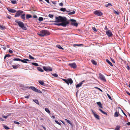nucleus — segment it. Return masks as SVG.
Segmentation results:
<instances>
[{
	"instance_id": "obj_57",
	"label": "nucleus",
	"mask_w": 130,
	"mask_h": 130,
	"mask_svg": "<svg viewBox=\"0 0 130 130\" xmlns=\"http://www.w3.org/2000/svg\"><path fill=\"white\" fill-rule=\"evenodd\" d=\"M111 61L113 63H115V61L113 59H112L111 58Z\"/></svg>"
},
{
	"instance_id": "obj_60",
	"label": "nucleus",
	"mask_w": 130,
	"mask_h": 130,
	"mask_svg": "<svg viewBox=\"0 0 130 130\" xmlns=\"http://www.w3.org/2000/svg\"><path fill=\"white\" fill-rule=\"evenodd\" d=\"M126 93L128 95L130 96V93L127 91H126Z\"/></svg>"
},
{
	"instance_id": "obj_19",
	"label": "nucleus",
	"mask_w": 130,
	"mask_h": 130,
	"mask_svg": "<svg viewBox=\"0 0 130 130\" xmlns=\"http://www.w3.org/2000/svg\"><path fill=\"white\" fill-rule=\"evenodd\" d=\"M25 14H23L21 15V18L23 20H25Z\"/></svg>"
},
{
	"instance_id": "obj_34",
	"label": "nucleus",
	"mask_w": 130,
	"mask_h": 130,
	"mask_svg": "<svg viewBox=\"0 0 130 130\" xmlns=\"http://www.w3.org/2000/svg\"><path fill=\"white\" fill-rule=\"evenodd\" d=\"M52 75L56 77H58V74L56 73H54L53 74H52Z\"/></svg>"
},
{
	"instance_id": "obj_31",
	"label": "nucleus",
	"mask_w": 130,
	"mask_h": 130,
	"mask_svg": "<svg viewBox=\"0 0 130 130\" xmlns=\"http://www.w3.org/2000/svg\"><path fill=\"white\" fill-rule=\"evenodd\" d=\"M118 113L117 112V111H116V112L114 114V116L115 117H118L119 115H118Z\"/></svg>"
},
{
	"instance_id": "obj_6",
	"label": "nucleus",
	"mask_w": 130,
	"mask_h": 130,
	"mask_svg": "<svg viewBox=\"0 0 130 130\" xmlns=\"http://www.w3.org/2000/svg\"><path fill=\"white\" fill-rule=\"evenodd\" d=\"M70 21L72 22L71 23V25L76 27L77 26L78 24L77 23H76V21L75 20L71 19L70 20Z\"/></svg>"
},
{
	"instance_id": "obj_4",
	"label": "nucleus",
	"mask_w": 130,
	"mask_h": 130,
	"mask_svg": "<svg viewBox=\"0 0 130 130\" xmlns=\"http://www.w3.org/2000/svg\"><path fill=\"white\" fill-rule=\"evenodd\" d=\"M69 24V22H67L65 23L63 22L62 23H54V24L57 25L58 26H62L63 27H65L68 24Z\"/></svg>"
},
{
	"instance_id": "obj_61",
	"label": "nucleus",
	"mask_w": 130,
	"mask_h": 130,
	"mask_svg": "<svg viewBox=\"0 0 130 130\" xmlns=\"http://www.w3.org/2000/svg\"><path fill=\"white\" fill-rule=\"evenodd\" d=\"M29 96H26L25 97V98H27V99H28L29 98Z\"/></svg>"
},
{
	"instance_id": "obj_53",
	"label": "nucleus",
	"mask_w": 130,
	"mask_h": 130,
	"mask_svg": "<svg viewBox=\"0 0 130 130\" xmlns=\"http://www.w3.org/2000/svg\"><path fill=\"white\" fill-rule=\"evenodd\" d=\"M101 112L103 113V114H104L106 115H107V113L106 112H105L104 111H103V110Z\"/></svg>"
},
{
	"instance_id": "obj_36",
	"label": "nucleus",
	"mask_w": 130,
	"mask_h": 130,
	"mask_svg": "<svg viewBox=\"0 0 130 130\" xmlns=\"http://www.w3.org/2000/svg\"><path fill=\"white\" fill-rule=\"evenodd\" d=\"M32 64L36 66H38L39 65L38 63H36L33 62L32 63Z\"/></svg>"
},
{
	"instance_id": "obj_49",
	"label": "nucleus",
	"mask_w": 130,
	"mask_h": 130,
	"mask_svg": "<svg viewBox=\"0 0 130 130\" xmlns=\"http://www.w3.org/2000/svg\"><path fill=\"white\" fill-rule=\"evenodd\" d=\"M55 122H56V123L58 124V125H60V123L58 121H57V120H55Z\"/></svg>"
},
{
	"instance_id": "obj_20",
	"label": "nucleus",
	"mask_w": 130,
	"mask_h": 130,
	"mask_svg": "<svg viewBox=\"0 0 130 130\" xmlns=\"http://www.w3.org/2000/svg\"><path fill=\"white\" fill-rule=\"evenodd\" d=\"M91 62L93 64L95 65H96L97 64L96 62L94 60H91Z\"/></svg>"
},
{
	"instance_id": "obj_56",
	"label": "nucleus",
	"mask_w": 130,
	"mask_h": 130,
	"mask_svg": "<svg viewBox=\"0 0 130 130\" xmlns=\"http://www.w3.org/2000/svg\"><path fill=\"white\" fill-rule=\"evenodd\" d=\"M9 52L10 53H13L12 51L10 50H9Z\"/></svg>"
},
{
	"instance_id": "obj_13",
	"label": "nucleus",
	"mask_w": 130,
	"mask_h": 130,
	"mask_svg": "<svg viewBox=\"0 0 130 130\" xmlns=\"http://www.w3.org/2000/svg\"><path fill=\"white\" fill-rule=\"evenodd\" d=\"M7 9L9 12L12 13H14L17 12L14 9H12L10 8H7Z\"/></svg>"
},
{
	"instance_id": "obj_16",
	"label": "nucleus",
	"mask_w": 130,
	"mask_h": 130,
	"mask_svg": "<svg viewBox=\"0 0 130 130\" xmlns=\"http://www.w3.org/2000/svg\"><path fill=\"white\" fill-rule=\"evenodd\" d=\"M106 34L109 37H110L112 36V34L111 32H110V31L108 30V31H107L106 32Z\"/></svg>"
},
{
	"instance_id": "obj_64",
	"label": "nucleus",
	"mask_w": 130,
	"mask_h": 130,
	"mask_svg": "<svg viewBox=\"0 0 130 130\" xmlns=\"http://www.w3.org/2000/svg\"><path fill=\"white\" fill-rule=\"evenodd\" d=\"M127 124L128 125H130V122H129L127 123Z\"/></svg>"
},
{
	"instance_id": "obj_30",
	"label": "nucleus",
	"mask_w": 130,
	"mask_h": 130,
	"mask_svg": "<svg viewBox=\"0 0 130 130\" xmlns=\"http://www.w3.org/2000/svg\"><path fill=\"white\" fill-rule=\"evenodd\" d=\"M45 110L46 112H47L48 113H50V111L48 108H45Z\"/></svg>"
},
{
	"instance_id": "obj_3",
	"label": "nucleus",
	"mask_w": 130,
	"mask_h": 130,
	"mask_svg": "<svg viewBox=\"0 0 130 130\" xmlns=\"http://www.w3.org/2000/svg\"><path fill=\"white\" fill-rule=\"evenodd\" d=\"M15 22L17 23L19 26L23 29L24 30H26L27 29L26 27L24 26V24L22 22L18 20H15Z\"/></svg>"
},
{
	"instance_id": "obj_45",
	"label": "nucleus",
	"mask_w": 130,
	"mask_h": 130,
	"mask_svg": "<svg viewBox=\"0 0 130 130\" xmlns=\"http://www.w3.org/2000/svg\"><path fill=\"white\" fill-rule=\"evenodd\" d=\"M107 94L108 97L109 98V99L110 100H112L111 98V96H110L108 93H107Z\"/></svg>"
},
{
	"instance_id": "obj_1",
	"label": "nucleus",
	"mask_w": 130,
	"mask_h": 130,
	"mask_svg": "<svg viewBox=\"0 0 130 130\" xmlns=\"http://www.w3.org/2000/svg\"><path fill=\"white\" fill-rule=\"evenodd\" d=\"M56 21L53 22L59 23L61 22V23L63 22L64 23L69 22L68 21V20L65 17H62L60 16H59L58 17H55Z\"/></svg>"
},
{
	"instance_id": "obj_5",
	"label": "nucleus",
	"mask_w": 130,
	"mask_h": 130,
	"mask_svg": "<svg viewBox=\"0 0 130 130\" xmlns=\"http://www.w3.org/2000/svg\"><path fill=\"white\" fill-rule=\"evenodd\" d=\"M62 80L64 81L68 85H69V83L70 84H72L73 82V81L72 79L71 78H68L67 79H63Z\"/></svg>"
},
{
	"instance_id": "obj_27",
	"label": "nucleus",
	"mask_w": 130,
	"mask_h": 130,
	"mask_svg": "<svg viewBox=\"0 0 130 130\" xmlns=\"http://www.w3.org/2000/svg\"><path fill=\"white\" fill-rule=\"evenodd\" d=\"M11 3L13 4H15L17 3L16 0H12L11 1Z\"/></svg>"
},
{
	"instance_id": "obj_26",
	"label": "nucleus",
	"mask_w": 130,
	"mask_h": 130,
	"mask_svg": "<svg viewBox=\"0 0 130 130\" xmlns=\"http://www.w3.org/2000/svg\"><path fill=\"white\" fill-rule=\"evenodd\" d=\"M56 47L60 49L63 50V48L59 45H56Z\"/></svg>"
},
{
	"instance_id": "obj_51",
	"label": "nucleus",
	"mask_w": 130,
	"mask_h": 130,
	"mask_svg": "<svg viewBox=\"0 0 130 130\" xmlns=\"http://www.w3.org/2000/svg\"><path fill=\"white\" fill-rule=\"evenodd\" d=\"M14 123L15 124H20V123L19 122H18L14 121Z\"/></svg>"
},
{
	"instance_id": "obj_42",
	"label": "nucleus",
	"mask_w": 130,
	"mask_h": 130,
	"mask_svg": "<svg viewBox=\"0 0 130 130\" xmlns=\"http://www.w3.org/2000/svg\"><path fill=\"white\" fill-rule=\"evenodd\" d=\"M65 121L68 123H69V124H71V123L70 122V121L66 119H65Z\"/></svg>"
},
{
	"instance_id": "obj_9",
	"label": "nucleus",
	"mask_w": 130,
	"mask_h": 130,
	"mask_svg": "<svg viewBox=\"0 0 130 130\" xmlns=\"http://www.w3.org/2000/svg\"><path fill=\"white\" fill-rule=\"evenodd\" d=\"M94 13L98 16H101L103 14V13L97 10L95 11L94 12Z\"/></svg>"
},
{
	"instance_id": "obj_24",
	"label": "nucleus",
	"mask_w": 130,
	"mask_h": 130,
	"mask_svg": "<svg viewBox=\"0 0 130 130\" xmlns=\"http://www.w3.org/2000/svg\"><path fill=\"white\" fill-rule=\"evenodd\" d=\"M32 17V16L30 14H27L26 15V19H29L31 18Z\"/></svg>"
},
{
	"instance_id": "obj_58",
	"label": "nucleus",
	"mask_w": 130,
	"mask_h": 130,
	"mask_svg": "<svg viewBox=\"0 0 130 130\" xmlns=\"http://www.w3.org/2000/svg\"><path fill=\"white\" fill-rule=\"evenodd\" d=\"M59 5L60 6H62L63 5V3H59Z\"/></svg>"
},
{
	"instance_id": "obj_37",
	"label": "nucleus",
	"mask_w": 130,
	"mask_h": 130,
	"mask_svg": "<svg viewBox=\"0 0 130 130\" xmlns=\"http://www.w3.org/2000/svg\"><path fill=\"white\" fill-rule=\"evenodd\" d=\"M120 127L119 126H116L115 130H119L120 129Z\"/></svg>"
},
{
	"instance_id": "obj_41",
	"label": "nucleus",
	"mask_w": 130,
	"mask_h": 130,
	"mask_svg": "<svg viewBox=\"0 0 130 130\" xmlns=\"http://www.w3.org/2000/svg\"><path fill=\"white\" fill-rule=\"evenodd\" d=\"M48 17L51 18H52L54 17V15L53 14H50L48 15Z\"/></svg>"
},
{
	"instance_id": "obj_55",
	"label": "nucleus",
	"mask_w": 130,
	"mask_h": 130,
	"mask_svg": "<svg viewBox=\"0 0 130 130\" xmlns=\"http://www.w3.org/2000/svg\"><path fill=\"white\" fill-rule=\"evenodd\" d=\"M122 110V113H123V114H124V115H125V116L126 117H127V116L124 113V112L122 110Z\"/></svg>"
},
{
	"instance_id": "obj_40",
	"label": "nucleus",
	"mask_w": 130,
	"mask_h": 130,
	"mask_svg": "<svg viewBox=\"0 0 130 130\" xmlns=\"http://www.w3.org/2000/svg\"><path fill=\"white\" fill-rule=\"evenodd\" d=\"M36 92H38L39 93H42V92L40 90H38V89H37L36 90Z\"/></svg>"
},
{
	"instance_id": "obj_8",
	"label": "nucleus",
	"mask_w": 130,
	"mask_h": 130,
	"mask_svg": "<svg viewBox=\"0 0 130 130\" xmlns=\"http://www.w3.org/2000/svg\"><path fill=\"white\" fill-rule=\"evenodd\" d=\"M23 12V11L21 10H19L17 12L14 17H19L20 15L21 14H22Z\"/></svg>"
},
{
	"instance_id": "obj_28",
	"label": "nucleus",
	"mask_w": 130,
	"mask_h": 130,
	"mask_svg": "<svg viewBox=\"0 0 130 130\" xmlns=\"http://www.w3.org/2000/svg\"><path fill=\"white\" fill-rule=\"evenodd\" d=\"M113 13H115L117 14V15H119L120 14L119 12L118 11H116L115 10H113Z\"/></svg>"
},
{
	"instance_id": "obj_39",
	"label": "nucleus",
	"mask_w": 130,
	"mask_h": 130,
	"mask_svg": "<svg viewBox=\"0 0 130 130\" xmlns=\"http://www.w3.org/2000/svg\"><path fill=\"white\" fill-rule=\"evenodd\" d=\"M5 28V27L4 26H2L0 25V29L1 30H3Z\"/></svg>"
},
{
	"instance_id": "obj_33",
	"label": "nucleus",
	"mask_w": 130,
	"mask_h": 130,
	"mask_svg": "<svg viewBox=\"0 0 130 130\" xmlns=\"http://www.w3.org/2000/svg\"><path fill=\"white\" fill-rule=\"evenodd\" d=\"M75 13V11H73L69 12L68 13V14L69 15H71L74 14Z\"/></svg>"
},
{
	"instance_id": "obj_17",
	"label": "nucleus",
	"mask_w": 130,
	"mask_h": 130,
	"mask_svg": "<svg viewBox=\"0 0 130 130\" xmlns=\"http://www.w3.org/2000/svg\"><path fill=\"white\" fill-rule=\"evenodd\" d=\"M20 65L19 64L17 65H14L12 66L13 68L14 69H17L18 68Z\"/></svg>"
},
{
	"instance_id": "obj_48",
	"label": "nucleus",
	"mask_w": 130,
	"mask_h": 130,
	"mask_svg": "<svg viewBox=\"0 0 130 130\" xmlns=\"http://www.w3.org/2000/svg\"><path fill=\"white\" fill-rule=\"evenodd\" d=\"M8 115H7L6 116H3V115L2 116V117L3 118H5V119L7 118L8 117Z\"/></svg>"
},
{
	"instance_id": "obj_32",
	"label": "nucleus",
	"mask_w": 130,
	"mask_h": 130,
	"mask_svg": "<svg viewBox=\"0 0 130 130\" xmlns=\"http://www.w3.org/2000/svg\"><path fill=\"white\" fill-rule=\"evenodd\" d=\"M11 55L9 54L6 55L4 57V59H5L7 57H9L11 56Z\"/></svg>"
},
{
	"instance_id": "obj_11",
	"label": "nucleus",
	"mask_w": 130,
	"mask_h": 130,
	"mask_svg": "<svg viewBox=\"0 0 130 130\" xmlns=\"http://www.w3.org/2000/svg\"><path fill=\"white\" fill-rule=\"evenodd\" d=\"M69 65L71 68H72L74 69L76 68V65L75 63H69Z\"/></svg>"
},
{
	"instance_id": "obj_29",
	"label": "nucleus",
	"mask_w": 130,
	"mask_h": 130,
	"mask_svg": "<svg viewBox=\"0 0 130 130\" xmlns=\"http://www.w3.org/2000/svg\"><path fill=\"white\" fill-rule=\"evenodd\" d=\"M33 101L37 104L39 105V103L37 100H33Z\"/></svg>"
},
{
	"instance_id": "obj_38",
	"label": "nucleus",
	"mask_w": 130,
	"mask_h": 130,
	"mask_svg": "<svg viewBox=\"0 0 130 130\" xmlns=\"http://www.w3.org/2000/svg\"><path fill=\"white\" fill-rule=\"evenodd\" d=\"M39 82L41 85H44V83L43 81H39Z\"/></svg>"
},
{
	"instance_id": "obj_15",
	"label": "nucleus",
	"mask_w": 130,
	"mask_h": 130,
	"mask_svg": "<svg viewBox=\"0 0 130 130\" xmlns=\"http://www.w3.org/2000/svg\"><path fill=\"white\" fill-rule=\"evenodd\" d=\"M84 82V80H83L79 84H77L76 85V88H78L79 87H80L83 84V82Z\"/></svg>"
},
{
	"instance_id": "obj_59",
	"label": "nucleus",
	"mask_w": 130,
	"mask_h": 130,
	"mask_svg": "<svg viewBox=\"0 0 130 130\" xmlns=\"http://www.w3.org/2000/svg\"><path fill=\"white\" fill-rule=\"evenodd\" d=\"M76 45L77 46H80L81 45H83V44H76Z\"/></svg>"
},
{
	"instance_id": "obj_47",
	"label": "nucleus",
	"mask_w": 130,
	"mask_h": 130,
	"mask_svg": "<svg viewBox=\"0 0 130 130\" xmlns=\"http://www.w3.org/2000/svg\"><path fill=\"white\" fill-rule=\"evenodd\" d=\"M4 128L6 129H9V128L7 126H5V125H4Z\"/></svg>"
},
{
	"instance_id": "obj_62",
	"label": "nucleus",
	"mask_w": 130,
	"mask_h": 130,
	"mask_svg": "<svg viewBox=\"0 0 130 130\" xmlns=\"http://www.w3.org/2000/svg\"><path fill=\"white\" fill-rule=\"evenodd\" d=\"M42 127L45 130H46L45 127H44L43 125H42Z\"/></svg>"
},
{
	"instance_id": "obj_2",
	"label": "nucleus",
	"mask_w": 130,
	"mask_h": 130,
	"mask_svg": "<svg viewBox=\"0 0 130 130\" xmlns=\"http://www.w3.org/2000/svg\"><path fill=\"white\" fill-rule=\"evenodd\" d=\"M38 34L41 37H44L45 36H47L50 35V33L48 30H43L40 31V33Z\"/></svg>"
},
{
	"instance_id": "obj_63",
	"label": "nucleus",
	"mask_w": 130,
	"mask_h": 130,
	"mask_svg": "<svg viewBox=\"0 0 130 130\" xmlns=\"http://www.w3.org/2000/svg\"><path fill=\"white\" fill-rule=\"evenodd\" d=\"M7 18H8V19H11V16H7Z\"/></svg>"
},
{
	"instance_id": "obj_12",
	"label": "nucleus",
	"mask_w": 130,
	"mask_h": 130,
	"mask_svg": "<svg viewBox=\"0 0 130 130\" xmlns=\"http://www.w3.org/2000/svg\"><path fill=\"white\" fill-rule=\"evenodd\" d=\"M91 111L93 113V114L94 115V117L96 118L97 119H98V120L99 119V116L97 114H95V113L93 111V110L91 109Z\"/></svg>"
},
{
	"instance_id": "obj_35",
	"label": "nucleus",
	"mask_w": 130,
	"mask_h": 130,
	"mask_svg": "<svg viewBox=\"0 0 130 130\" xmlns=\"http://www.w3.org/2000/svg\"><path fill=\"white\" fill-rule=\"evenodd\" d=\"M38 20L39 21L41 22V21H42L43 20V18L42 17H40L39 18Z\"/></svg>"
},
{
	"instance_id": "obj_22",
	"label": "nucleus",
	"mask_w": 130,
	"mask_h": 130,
	"mask_svg": "<svg viewBox=\"0 0 130 130\" xmlns=\"http://www.w3.org/2000/svg\"><path fill=\"white\" fill-rule=\"evenodd\" d=\"M37 69L40 72H43L44 71L40 67H37Z\"/></svg>"
},
{
	"instance_id": "obj_52",
	"label": "nucleus",
	"mask_w": 130,
	"mask_h": 130,
	"mask_svg": "<svg viewBox=\"0 0 130 130\" xmlns=\"http://www.w3.org/2000/svg\"><path fill=\"white\" fill-rule=\"evenodd\" d=\"M96 88L98 89L101 92H102V90L100 88H98V87H95Z\"/></svg>"
},
{
	"instance_id": "obj_25",
	"label": "nucleus",
	"mask_w": 130,
	"mask_h": 130,
	"mask_svg": "<svg viewBox=\"0 0 130 130\" xmlns=\"http://www.w3.org/2000/svg\"><path fill=\"white\" fill-rule=\"evenodd\" d=\"M60 10L63 11V12H64V11H66L67 12H68V11H67V10H66V8H61L60 9Z\"/></svg>"
},
{
	"instance_id": "obj_21",
	"label": "nucleus",
	"mask_w": 130,
	"mask_h": 130,
	"mask_svg": "<svg viewBox=\"0 0 130 130\" xmlns=\"http://www.w3.org/2000/svg\"><path fill=\"white\" fill-rule=\"evenodd\" d=\"M106 62L111 66L112 67L113 65L112 63L110 62L108 59H106Z\"/></svg>"
},
{
	"instance_id": "obj_7",
	"label": "nucleus",
	"mask_w": 130,
	"mask_h": 130,
	"mask_svg": "<svg viewBox=\"0 0 130 130\" xmlns=\"http://www.w3.org/2000/svg\"><path fill=\"white\" fill-rule=\"evenodd\" d=\"M43 68L44 70L47 72L52 71V68L50 67H43Z\"/></svg>"
},
{
	"instance_id": "obj_54",
	"label": "nucleus",
	"mask_w": 130,
	"mask_h": 130,
	"mask_svg": "<svg viewBox=\"0 0 130 130\" xmlns=\"http://www.w3.org/2000/svg\"><path fill=\"white\" fill-rule=\"evenodd\" d=\"M126 68H127V70H129L130 69V68L128 66H127Z\"/></svg>"
},
{
	"instance_id": "obj_46",
	"label": "nucleus",
	"mask_w": 130,
	"mask_h": 130,
	"mask_svg": "<svg viewBox=\"0 0 130 130\" xmlns=\"http://www.w3.org/2000/svg\"><path fill=\"white\" fill-rule=\"evenodd\" d=\"M29 57L30 59H34V58L32 57L31 55H29Z\"/></svg>"
},
{
	"instance_id": "obj_18",
	"label": "nucleus",
	"mask_w": 130,
	"mask_h": 130,
	"mask_svg": "<svg viewBox=\"0 0 130 130\" xmlns=\"http://www.w3.org/2000/svg\"><path fill=\"white\" fill-rule=\"evenodd\" d=\"M29 89H31L32 90L36 92L37 89L34 87L30 86L29 87Z\"/></svg>"
},
{
	"instance_id": "obj_43",
	"label": "nucleus",
	"mask_w": 130,
	"mask_h": 130,
	"mask_svg": "<svg viewBox=\"0 0 130 130\" xmlns=\"http://www.w3.org/2000/svg\"><path fill=\"white\" fill-rule=\"evenodd\" d=\"M23 60V61H24L26 62V63H27V61H30L28 59H24Z\"/></svg>"
},
{
	"instance_id": "obj_10",
	"label": "nucleus",
	"mask_w": 130,
	"mask_h": 130,
	"mask_svg": "<svg viewBox=\"0 0 130 130\" xmlns=\"http://www.w3.org/2000/svg\"><path fill=\"white\" fill-rule=\"evenodd\" d=\"M99 77L101 80L104 81H106L105 77L101 73H99Z\"/></svg>"
},
{
	"instance_id": "obj_14",
	"label": "nucleus",
	"mask_w": 130,
	"mask_h": 130,
	"mask_svg": "<svg viewBox=\"0 0 130 130\" xmlns=\"http://www.w3.org/2000/svg\"><path fill=\"white\" fill-rule=\"evenodd\" d=\"M13 60L14 61H21L23 63H26V62H25L24 61H23V60L21 59H20L18 58H14L13 59Z\"/></svg>"
},
{
	"instance_id": "obj_50",
	"label": "nucleus",
	"mask_w": 130,
	"mask_h": 130,
	"mask_svg": "<svg viewBox=\"0 0 130 130\" xmlns=\"http://www.w3.org/2000/svg\"><path fill=\"white\" fill-rule=\"evenodd\" d=\"M92 29L95 31H97L96 29L94 27H92Z\"/></svg>"
},
{
	"instance_id": "obj_44",
	"label": "nucleus",
	"mask_w": 130,
	"mask_h": 130,
	"mask_svg": "<svg viewBox=\"0 0 130 130\" xmlns=\"http://www.w3.org/2000/svg\"><path fill=\"white\" fill-rule=\"evenodd\" d=\"M110 6H112V5L110 3H108L106 5V6L107 7H108Z\"/></svg>"
},
{
	"instance_id": "obj_23",
	"label": "nucleus",
	"mask_w": 130,
	"mask_h": 130,
	"mask_svg": "<svg viewBox=\"0 0 130 130\" xmlns=\"http://www.w3.org/2000/svg\"><path fill=\"white\" fill-rule=\"evenodd\" d=\"M96 103L100 107L102 108V104L100 102H98Z\"/></svg>"
}]
</instances>
